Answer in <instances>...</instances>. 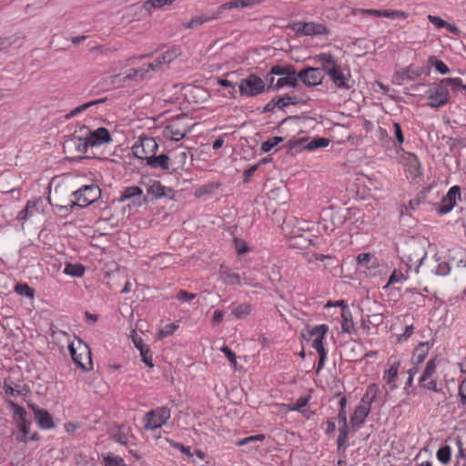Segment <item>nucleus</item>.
<instances>
[{
	"label": "nucleus",
	"mask_w": 466,
	"mask_h": 466,
	"mask_svg": "<svg viewBox=\"0 0 466 466\" xmlns=\"http://www.w3.org/2000/svg\"><path fill=\"white\" fill-rule=\"evenodd\" d=\"M59 190L57 187L54 189L48 196V201L52 206L56 207L59 209H72L74 207L85 208L100 197V188L95 185H86L80 189L75 191L73 195L76 197V200H70L66 204H62L58 200Z\"/></svg>",
	"instance_id": "obj_1"
},
{
	"label": "nucleus",
	"mask_w": 466,
	"mask_h": 466,
	"mask_svg": "<svg viewBox=\"0 0 466 466\" xmlns=\"http://www.w3.org/2000/svg\"><path fill=\"white\" fill-rule=\"evenodd\" d=\"M430 242L426 238H411L407 240L401 248V258L406 266L415 273H419L424 265V259L427 256V248Z\"/></svg>",
	"instance_id": "obj_2"
},
{
	"label": "nucleus",
	"mask_w": 466,
	"mask_h": 466,
	"mask_svg": "<svg viewBox=\"0 0 466 466\" xmlns=\"http://www.w3.org/2000/svg\"><path fill=\"white\" fill-rule=\"evenodd\" d=\"M192 124L187 114L178 115L163 130V137L172 141H180L190 132Z\"/></svg>",
	"instance_id": "obj_3"
},
{
	"label": "nucleus",
	"mask_w": 466,
	"mask_h": 466,
	"mask_svg": "<svg viewBox=\"0 0 466 466\" xmlns=\"http://www.w3.org/2000/svg\"><path fill=\"white\" fill-rule=\"evenodd\" d=\"M312 228L311 222L298 218H287L282 224V232L288 241L302 233L310 232Z\"/></svg>",
	"instance_id": "obj_4"
},
{
	"label": "nucleus",
	"mask_w": 466,
	"mask_h": 466,
	"mask_svg": "<svg viewBox=\"0 0 466 466\" xmlns=\"http://www.w3.org/2000/svg\"><path fill=\"white\" fill-rule=\"evenodd\" d=\"M345 220L344 210L337 209L334 207H328L321 210L320 223L326 232H332L336 228L341 226Z\"/></svg>",
	"instance_id": "obj_5"
},
{
	"label": "nucleus",
	"mask_w": 466,
	"mask_h": 466,
	"mask_svg": "<svg viewBox=\"0 0 466 466\" xmlns=\"http://www.w3.org/2000/svg\"><path fill=\"white\" fill-rule=\"evenodd\" d=\"M170 415V409L167 406L152 410L147 412L144 416V428L147 431L157 430L167 423Z\"/></svg>",
	"instance_id": "obj_6"
},
{
	"label": "nucleus",
	"mask_w": 466,
	"mask_h": 466,
	"mask_svg": "<svg viewBox=\"0 0 466 466\" xmlns=\"http://www.w3.org/2000/svg\"><path fill=\"white\" fill-rule=\"evenodd\" d=\"M69 350L75 364L84 370L91 369V350L89 347L82 340H78L77 345H69Z\"/></svg>",
	"instance_id": "obj_7"
},
{
	"label": "nucleus",
	"mask_w": 466,
	"mask_h": 466,
	"mask_svg": "<svg viewBox=\"0 0 466 466\" xmlns=\"http://www.w3.org/2000/svg\"><path fill=\"white\" fill-rule=\"evenodd\" d=\"M424 265L419 270L418 274H421L425 278L432 276H445L450 272V267L447 262L440 261V258L435 254L433 257H425Z\"/></svg>",
	"instance_id": "obj_8"
},
{
	"label": "nucleus",
	"mask_w": 466,
	"mask_h": 466,
	"mask_svg": "<svg viewBox=\"0 0 466 466\" xmlns=\"http://www.w3.org/2000/svg\"><path fill=\"white\" fill-rule=\"evenodd\" d=\"M265 82L262 78L254 74H250L240 80L238 90L241 96L252 97L261 94L265 89Z\"/></svg>",
	"instance_id": "obj_9"
},
{
	"label": "nucleus",
	"mask_w": 466,
	"mask_h": 466,
	"mask_svg": "<svg viewBox=\"0 0 466 466\" xmlns=\"http://www.w3.org/2000/svg\"><path fill=\"white\" fill-rule=\"evenodd\" d=\"M158 149V144L153 137H141L132 147L133 155L140 159L149 160L156 155Z\"/></svg>",
	"instance_id": "obj_10"
},
{
	"label": "nucleus",
	"mask_w": 466,
	"mask_h": 466,
	"mask_svg": "<svg viewBox=\"0 0 466 466\" xmlns=\"http://www.w3.org/2000/svg\"><path fill=\"white\" fill-rule=\"evenodd\" d=\"M449 97V89L446 85L443 84V79L428 91L429 106L433 108H438L447 104Z\"/></svg>",
	"instance_id": "obj_11"
},
{
	"label": "nucleus",
	"mask_w": 466,
	"mask_h": 466,
	"mask_svg": "<svg viewBox=\"0 0 466 466\" xmlns=\"http://www.w3.org/2000/svg\"><path fill=\"white\" fill-rule=\"evenodd\" d=\"M423 73V68L410 66L400 71H397L392 76V83L400 86L403 81H413L419 78Z\"/></svg>",
	"instance_id": "obj_12"
},
{
	"label": "nucleus",
	"mask_w": 466,
	"mask_h": 466,
	"mask_svg": "<svg viewBox=\"0 0 466 466\" xmlns=\"http://www.w3.org/2000/svg\"><path fill=\"white\" fill-rule=\"evenodd\" d=\"M300 79L308 86H315L321 84L323 79L322 70L317 67H308L299 72Z\"/></svg>",
	"instance_id": "obj_13"
},
{
	"label": "nucleus",
	"mask_w": 466,
	"mask_h": 466,
	"mask_svg": "<svg viewBox=\"0 0 466 466\" xmlns=\"http://www.w3.org/2000/svg\"><path fill=\"white\" fill-rule=\"evenodd\" d=\"M461 195L460 187L454 186L451 187L446 196H444L440 203V207L438 208V213L444 215L450 212L454 205L456 204V199Z\"/></svg>",
	"instance_id": "obj_14"
},
{
	"label": "nucleus",
	"mask_w": 466,
	"mask_h": 466,
	"mask_svg": "<svg viewBox=\"0 0 466 466\" xmlns=\"http://www.w3.org/2000/svg\"><path fill=\"white\" fill-rule=\"evenodd\" d=\"M28 406L34 411L35 419L42 429H53L55 427L53 418L46 410L40 409L33 403L28 404Z\"/></svg>",
	"instance_id": "obj_15"
},
{
	"label": "nucleus",
	"mask_w": 466,
	"mask_h": 466,
	"mask_svg": "<svg viewBox=\"0 0 466 466\" xmlns=\"http://www.w3.org/2000/svg\"><path fill=\"white\" fill-rule=\"evenodd\" d=\"M298 76H296V72L294 68L289 71V75H284L280 76L276 82L274 81V76L270 77L269 80V88H273L274 90H277L279 88H281L283 86H296L298 83Z\"/></svg>",
	"instance_id": "obj_16"
},
{
	"label": "nucleus",
	"mask_w": 466,
	"mask_h": 466,
	"mask_svg": "<svg viewBox=\"0 0 466 466\" xmlns=\"http://www.w3.org/2000/svg\"><path fill=\"white\" fill-rule=\"evenodd\" d=\"M169 157L171 159L172 171L174 172L185 167L188 158V152L185 147L179 146L170 153Z\"/></svg>",
	"instance_id": "obj_17"
},
{
	"label": "nucleus",
	"mask_w": 466,
	"mask_h": 466,
	"mask_svg": "<svg viewBox=\"0 0 466 466\" xmlns=\"http://www.w3.org/2000/svg\"><path fill=\"white\" fill-rule=\"evenodd\" d=\"M147 165L153 168H160L164 171L173 172L170 157L166 154L159 156L154 155L152 157H149Z\"/></svg>",
	"instance_id": "obj_18"
},
{
	"label": "nucleus",
	"mask_w": 466,
	"mask_h": 466,
	"mask_svg": "<svg viewBox=\"0 0 466 466\" xmlns=\"http://www.w3.org/2000/svg\"><path fill=\"white\" fill-rule=\"evenodd\" d=\"M87 139L91 147H96L109 142L111 136L106 128L99 127L95 131L89 132Z\"/></svg>",
	"instance_id": "obj_19"
},
{
	"label": "nucleus",
	"mask_w": 466,
	"mask_h": 466,
	"mask_svg": "<svg viewBox=\"0 0 466 466\" xmlns=\"http://www.w3.org/2000/svg\"><path fill=\"white\" fill-rule=\"evenodd\" d=\"M221 280L227 285H242V276L233 272L228 267L221 265L218 270Z\"/></svg>",
	"instance_id": "obj_20"
},
{
	"label": "nucleus",
	"mask_w": 466,
	"mask_h": 466,
	"mask_svg": "<svg viewBox=\"0 0 466 466\" xmlns=\"http://www.w3.org/2000/svg\"><path fill=\"white\" fill-rule=\"evenodd\" d=\"M335 305L342 306L341 329L343 332L351 333L355 330L352 315L343 300L337 301Z\"/></svg>",
	"instance_id": "obj_21"
},
{
	"label": "nucleus",
	"mask_w": 466,
	"mask_h": 466,
	"mask_svg": "<svg viewBox=\"0 0 466 466\" xmlns=\"http://www.w3.org/2000/svg\"><path fill=\"white\" fill-rule=\"evenodd\" d=\"M318 60L328 76L330 74L334 75L335 70L339 67L337 61L329 53L319 54L318 56Z\"/></svg>",
	"instance_id": "obj_22"
},
{
	"label": "nucleus",
	"mask_w": 466,
	"mask_h": 466,
	"mask_svg": "<svg viewBox=\"0 0 466 466\" xmlns=\"http://www.w3.org/2000/svg\"><path fill=\"white\" fill-rule=\"evenodd\" d=\"M260 2L261 0H233L231 2H228L219 5L216 13L217 15H218L219 17L224 10L238 7H248L258 4Z\"/></svg>",
	"instance_id": "obj_23"
},
{
	"label": "nucleus",
	"mask_w": 466,
	"mask_h": 466,
	"mask_svg": "<svg viewBox=\"0 0 466 466\" xmlns=\"http://www.w3.org/2000/svg\"><path fill=\"white\" fill-rule=\"evenodd\" d=\"M370 411V407L365 405H359L354 410L350 418V423L352 427L359 428L368 417Z\"/></svg>",
	"instance_id": "obj_24"
},
{
	"label": "nucleus",
	"mask_w": 466,
	"mask_h": 466,
	"mask_svg": "<svg viewBox=\"0 0 466 466\" xmlns=\"http://www.w3.org/2000/svg\"><path fill=\"white\" fill-rule=\"evenodd\" d=\"M311 245H314L313 240L310 236L309 234L306 235V233H302L289 240V246L290 248L300 250L306 249Z\"/></svg>",
	"instance_id": "obj_25"
},
{
	"label": "nucleus",
	"mask_w": 466,
	"mask_h": 466,
	"mask_svg": "<svg viewBox=\"0 0 466 466\" xmlns=\"http://www.w3.org/2000/svg\"><path fill=\"white\" fill-rule=\"evenodd\" d=\"M329 76L330 77L336 87L345 89H349L350 87V85L348 84L349 79L341 71L340 67H338L335 70L334 75L330 74Z\"/></svg>",
	"instance_id": "obj_26"
},
{
	"label": "nucleus",
	"mask_w": 466,
	"mask_h": 466,
	"mask_svg": "<svg viewBox=\"0 0 466 466\" xmlns=\"http://www.w3.org/2000/svg\"><path fill=\"white\" fill-rule=\"evenodd\" d=\"M329 330V327L325 324L318 325L314 327L310 331L309 335L314 336L315 339L312 342V347L316 348V343L319 342L320 346H323V339L326 335V333Z\"/></svg>",
	"instance_id": "obj_27"
},
{
	"label": "nucleus",
	"mask_w": 466,
	"mask_h": 466,
	"mask_svg": "<svg viewBox=\"0 0 466 466\" xmlns=\"http://www.w3.org/2000/svg\"><path fill=\"white\" fill-rule=\"evenodd\" d=\"M7 402L13 410L14 420L16 422V425L27 421V412L24 408H22L13 400H7Z\"/></svg>",
	"instance_id": "obj_28"
},
{
	"label": "nucleus",
	"mask_w": 466,
	"mask_h": 466,
	"mask_svg": "<svg viewBox=\"0 0 466 466\" xmlns=\"http://www.w3.org/2000/svg\"><path fill=\"white\" fill-rule=\"evenodd\" d=\"M218 18V15L217 13L212 15H201L194 16L188 23L185 24L184 26L188 29L195 28L198 25H200L206 22H209Z\"/></svg>",
	"instance_id": "obj_29"
},
{
	"label": "nucleus",
	"mask_w": 466,
	"mask_h": 466,
	"mask_svg": "<svg viewBox=\"0 0 466 466\" xmlns=\"http://www.w3.org/2000/svg\"><path fill=\"white\" fill-rule=\"evenodd\" d=\"M69 147H74L77 152L86 153L88 147H91L87 137H74L71 140L68 141Z\"/></svg>",
	"instance_id": "obj_30"
},
{
	"label": "nucleus",
	"mask_w": 466,
	"mask_h": 466,
	"mask_svg": "<svg viewBox=\"0 0 466 466\" xmlns=\"http://www.w3.org/2000/svg\"><path fill=\"white\" fill-rule=\"evenodd\" d=\"M167 187L160 181L154 180L147 186V193L153 197L159 198L166 196Z\"/></svg>",
	"instance_id": "obj_31"
},
{
	"label": "nucleus",
	"mask_w": 466,
	"mask_h": 466,
	"mask_svg": "<svg viewBox=\"0 0 466 466\" xmlns=\"http://www.w3.org/2000/svg\"><path fill=\"white\" fill-rule=\"evenodd\" d=\"M306 34L305 35H318L327 34L326 27L319 23L309 22L305 23Z\"/></svg>",
	"instance_id": "obj_32"
},
{
	"label": "nucleus",
	"mask_w": 466,
	"mask_h": 466,
	"mask_svg": "<svg viewBox=\"0 0 466 466\" xmlns=\"http://www.w3.org/2000/svg\"><path fill=\"white\" fill-rule=\"evenodd\" d=\"M106 100V98H102V99H96V100H92V101H89L87 103H85L81 106H76V108H74L72 111H70L66 116V119H69L71 117H74L76 116V115L86 111V109L90 108L91 106H96V105H98L100 103H103L104 101Z\"/></svg>",
	"instance_id": "obj_33"
},
{
	"label": "nucleus",
	"mask_w": 466,
	"mask_h": 466,
	"mask_svg": "<svg viewBox=\"0 0 466 466\" xmlns=\"http://www.w3.org/2000/svg\"><path fill=\"white\" fill-rule=\"evenodd\" d=\"M232 315L236 319H243L248 316L251 312V306L248 303H242L238 305H232Z\"/></svg>",
	"instance_id": "obj_34"
},
{
	"label": "nucleus",
	"mask_w": 466,
	"mask_h": 466,
	"mask_svg": "<svg viewBox=\"0 0 466 466\" xmlns=\"http://www.w3.org/2000/svg\"><path fill=\"white\" fill-rule=\"evenodd\" d=\"M375 309L371 314L367 315L368 322L369 324H371L372 326H379L382 323L383 318H382V312L380 311L381 305L378 304L376 302L373 303Z\"/></svg>",
	"instance_id": "obj_35"
},
{
	"label": "nucleus",
	"mask_w": 466,
	"mask_h": 466,
	"mask_svg": "<svg viewBox=\"0 0 466 466\" xmlns=\"http://www.w3.org/2000/svg\"><path fill=\"white\" fill-rule=\"evenodd\" d=\"M379 392V388L375 384H371L368 387L366 393L361 399V404L370 407V404L374 401L377 394Z\"/></svg>",
	"instance_id": "obj_36"
},
{
	"label": "nucleus",
	"mask_w": 466,
	"mask_h": 466,
	"mask_svg": "<svg viewBox=\"0 0 466 466\" xmlns=\"http://www.w3.org/2000/svg\"><path fill=\"white\" fill-rule=\"evenodd\" d=\"M176 0H147L143 4V8L151 14L153 9L161 8L166 5H172Z\"/></svg>",
	"instance_id": "obj_37"
},
{
	"label": "nucleus",
	"mask_w": 466,
	"mask_h": 466,
	"mask_svg": "<svg viewBox=\"0 0 466 466\" xmlns=\"http://www.w3.org/2000/svg\"><path fill=\"white\" fill-rule=\"evenodd\" d=\"M64 273L71 277L80 278L85 273V268L81 264H71L68 263L64 268Z\"/></svg>",
	"instance_id": "obj_38"
},
{
	"label": "nucleus",
	"mask_w": 466,
	"mask_h": 466,
	"mask_svg": "<svg viewBox=\"0 0 466 466\" xmlns=\"http://www.w3.org/2000/svg\"><path fill=\"white\" fill-rule=\"evenodd\" d=\"M443 84L446 85L447 88L451 87L453 93H458L461 90H466V86L462 84L461 78H443Z\"/></svg>",
	"instance_id": "obj_39"
},
{
	"label": "nucleus",
	"mask_w": 466,
	"mask_h": 466,
	"mask_svg": "<svg viewBox=\"0 0 466 466\" xmlns=\"http://www.w3.org/2000/svg\"><path fill=\"white\" fill-rule=\"evenodd\" d=\"M29 426L30 421H25L24 423L17 424L18 431L14 432L15 435V439L20 442H27L28 438L27 434L29 433Z\"/></svg>",
	"instance_id": "obj_40"
},
{
	"label": "nucleus",
	"mask_w": 466,
	"mask_h": 466,
	"mask_svg": "<svg viewBox=\"0 0 466 466\" xmlns=\"http://www.w3.org/2000/svg\"><path fill=\"white\" fill-rule=\"evenodd\" d=\"M141 195H142V189L139 187H136V186L128 187H126L125 190L123 191V193L120 197V201H125V200L136 198V197H140Z\"/></svg>",
	"instance_id": "obj_41"
},
{
	"label": "nucleus",
	"mask_w": 466,
	"mask_h": 466,
	"mask_svg": "<svg viewBox=\"0 0 466 466\" xmlns=\"http://www.w3.org/2000/svg\"><path fill=\"white\" fill-rule=\"evenodd\" d=\"M329 139L325 137H317L313 138L311 141H309L307 145H305L303 147L307 150H314L319 147H328L329 144Z\"/></svg>",
	"instance_id": "obj_42"
},
{
	"label": "nucleus",
	"mask_w": 466,
	"mask_h": 466,
	"mask_svg": "<svg viewBox=\"0 0 466 466\" xmlns=\"http://www.w3.org/2000/svg\"><path fill=\"white\" fill-rule=\"evenodd\" d=\"M146 75L147 74L144 67L138 69L132 68L125 76H123V82L126 83L127 81H136L137 80L138 76L140 79H144Z\"/></svg>",
	"instance_id": "obj_43"
},
{
	"label": "nucleus",
	"mask_w": 466,
	"mask_h": 466,
	"mask_svg": "<svg viewBox=\"0 0 466 466\" xmlns=\"http://www.w3.org/2000/svg\"><path fill=\"white\" fill-rule=\"evenodd\" d=\"M437 459L442 463V464H448L451 461V449L449 445H445L441 448H440L436 453Z\"/></svg>",
	"instance_id": "obj_44"
},
{
	"label": "nucleus",
	"mask_w": 466,
	"mask_h": 466,
	"mask_svg": "<svg viewBox=\"0 0 466 466\" xmlns=\"http://www.w3.org/2000/svg\"><path fill=\"white\" fill-rule=\"evenodd\" d=\"M4 389L5 392L12 397L23 396L25 394V392L26 391V389L25 387H20L18 385H15L14 387L11 384H8L6 381H5Z\"/></svg>",
	"instance_id": "obj_45"
},
{
	"label": "nucleus",
	"mask_w": 466,
	"mask_h": 466,
	"mask_svg": "<svg viewBox=\"0 0 466 466\" xmlns=\"http://www.w3.org/2000/svg\"><path fill=\"white\" fill-rule=\"evenodd\" d=\"M429 62L436 68V70L441 75L448 74L450 72V68L446 66L444 62L437 59L435 56H431L429 58Z\"/></svg>",
	"instance_id": "obj_46"
},
{
	"label": "nucleus",
	"mask_w": 466,
	"mask_h": 466,
	"mask_svg": "<svg viewBox=\"0 0 466 466\" xmlns=\"http://www.w3.org/2000/svg\"><path fill=\"white\" fill-rule=\"evenodd\" d=\"M15 290L17 294L21 296H25L27 298L34 297V289L25 283L16 284L15 287Z\"/></svg>",
	"instance_id": "obj_47"
},
{
	"label": "nucleus",
	"mask_w": 466,
	"mask_h": 466,
	"mask_svg": "<svg viewBox=\"0 0 466 466\" xmlns=\"http://www.w3.org/2000/svg\"><path fill=\"white\" fill-rule=\"evenodd\" d=\"M181 55V51L177 48H173L171 50H167L165 52L162 56H160L162 62L164 64H169L173 60H175L177 57H178Z\"/></svg>",
	"instance_id": "obj_48"
},
{
	"label": "nucleus",
	"mask_w": 466,
	"mask_h": 466,
	"mask_svg": "<svg viewBox=\"0 0 466 466\" xmlns=\"http://www.w3.org/2000/svg\"><path fill=\"white\" fill-rule=\"evenodd\" d=\"M435 372V362L431 360L427 362L423 374L420 378V382L426 381Z\"/></svg>",
	"instance_id": "obj_49"
},
{
	"label": "nucleus",
	"mask_w": 466,
	"mask_h": 466,
	"mask_svg": "<svg viewBox=\"0 0 466 466\" xmlns=\"http://www.w3.org/2000/svg\"><path fill=\"white\" fill-rule=\"evenodd\" d=\"M104 461L106 463V466H126L122 458L113 454H108L105 456Z\"/></svg>",
	"instance_id": "obj_50"
},
{
	"label": "nucleus",
	"mask_w": 466,
	"mask_h": 466,
	"mask_svg": "<svg viewBox=\"0 0 466 466\" xmlns=\"http://www.w3.org/2000/svg\"><path fill=\"white\" fill-rule=\"evenodd\" d=\"M377 16H383L388 18H406L407 14L402 11H387V10H380V13H377Z\"/></svg>",
	"instance_id": "obj_51"
},
{
	"label": "nucleus",
	"mask_w": 466,
	"mask_h": 466,
	"mask_svg": "<svg viewBox=\"0 0 466 466\" xmlns=\"http://www.w3.org/2000/svg\"><path fill=\"white\" fill-rule=\"evenodd\" d=\"M281 141H283V138L281 137H270L269 139H268L267 141H265L262 146H261V149L264 151V152H268L270 151L273 147H275L279 143H280Z\"/></svg>",
	"instance_id": "obj_52"
},
{
	"label": "nucleus",
	"mask_w": 466,
	"mask_h": 466,
	"mask_svg": "<svg viewBox=\"0 0 466 466\" xmlns=\"http://www.w3.org/2000/svg\"><path fill=\"white\" fill-rule=\"evenodd\" d=\"M316 344H317L316 348H314V349L317 350V352L319 355V363H318V367H317V373H319V371L324 366V362H325V360H326L327 352H326V350L324 349V346H320L319 342H318Z\"/></svg>",
	"instance_id": "obj_53"
},
{
	"label": "nucleus",
	"mask_w": 466,
	"mask_h": 466,
	"mask_svg": "<svg viewBox=\"0 0 466 466\" xmlns=\"http://www.w3.org/2000/svg\"><path fill=\"white\" fill-rule=\"evenodd\" d=\"M298 103L296 97L290 96H285L277 98L276 104L278 105L279 108H284L287 106L289 105H296Z\"/></svg>",
	"instance_id": "obj_54"
},
{
	"label": "nucleus",
	"mask_w": 466,
	"mask_h": 466,
	"mask_svg": "<svg viewBox=\"0 0 466 466\" xmlns=\"http://www.w3.org/2000/svg\"><path fill=\"white\" fill-rule=\"evenodd\" d=\"M264 440H265V435L258 434V435H253V436H249V437L244 438L242 440H239L237 442V445L238 446H244V445H247V444H249V443H254L256 441H262Z\"/></svg>",
	"instance_id": "obj_55"
},
{
	"label": "nucleus",
	"mask_w": 466,
	"mask_h": 466,
	"mask_svg": "<svg viewBox=\"0 0 466 466\" xmlns=\"http://www.w3.org/2000/svg\"><path fill=\"white\" fill-rule=\"evenodd\" d=\"M428 349H429L428 343H420L418 346V348L416 349V351H415V357L417 358L418 363L421 362L424 360V358L427 354Z\"/></svg>",
	"instance_id": "obj_56"
},
{
	"label": "nucleus",
	"mask_w": 466,
	"mask_h": 466,
	"mask_svg": "<svg viewBox=\"0 0 466 466\" xmlns=\"http://www.w3.org/2000/svg\"><path fill=\"white\" fill-rule=\"evenodd\" d=\"M292 68L293 66H274L271 67L269 75L282 76L284 75H289V71Z\"/></svg>",
	"instance_id": "obj_57"
},
{
	"label": "nucleus",
	"mask_w": 466,
	"mask_h": 466,
	"mask_svg": "<svg viewBox=\"0 0 466 466\" xmlns=\"http://www.w3.org/2000/svg\"><path fill=\"white\" fill-rule=\"evenodd\" d=\"M196 297L197 295L195 293H190L184 289L179 290L176 295V298L182 302H187L194 299Z\"/></svg>",
	"instance_id": "obj_58"
},
{
	"label": "nucleus",
	"mask_w": 466,
	"mask_h": 466,
	"mask_svg": "<svg viewBox=\"0 0 466 466\" xmlns=\"http://www.w3.org/2000/svg\"><path fill=\"white\" fill-rule=\"evenodd\" d=\"M398 374V366L392 365L386 372L384 379L388 383H391L395 380Z\"/></svg>",
	"instance_id": "obj_59"
},
{
	"label": "nucleus",
	"mask_w": 466,
	"mask_h": 466,
	"mask_svg": "<svg viewBox=\"0 0 466 466\" xmlns=\"http://www.w3.org/2000/svg\"><path fill=\"white\" fill-rule=\"evenodd\" d=\"M108 85L114 86H123L125 82H123V76L121 75H114L107 78L106 80Z\"/></svg>",
	"instance_id": "obj_60"
},
{
	"label": "nucleus",
	"mask_w": 466,
	"mask_h": 466,
	"mask_svg": "<svg viewBox=\"0 0 466 466\" xmlns=\"http://www.w3.org/2000/svg\"><path fill=\"white\" fill-rule=\"evenodd\" d=\"M403 278H404V276L400 271L394 270L391 273V275L390 276V279H389L388 283L385 286V288H387L388 286H390L391 284L400 282L403 279Z\"/></svg>",
	"instance_id": "obj_61"
},
{
	"label": "nucleus",
	"mask_w": 466,
	"mask_h": 466,
	"mask_svg": "<svg viewBox=\"0 0 466 466\" xmlns=\"http://www.w3.org/2000/svg\"><path fill=\"white\" fill-rule=\"evenodd\" d=\"M427 18L431 24L436 25L438 28L445 27L447 25V22L444 21L440 16L429 15Z\"/></svg>",
	"instance_id": "obj_62"
},
{
	"label": "nucleus",
	"mask_w": 466,
	"mask_h": 466,
	"mask_svg": "<svg viewBox=\"0 0 466 466\" xmlns=\"http://www.w3.org/2000/svg\"><path fill=\"white\" fill-rule=\"evenodd\" d=\"M221 351L225 353L229 362L236 368L238 363L235 353L227 346L222 347Z\"/></svg>",
	"instance_id": "obj_63"
},
{
	"label": "nucleus",
	"mask_w": 466,
	"mask_h": 466,
	"mask_svg": "<svg viewBox=\"0 0 466 466\" xmlns=\"http://www.w3.org/2000/svg\"><path fill=\"white\" fill-rule=\"evenodd\" d=\"M459 395L462 405L466 406V378L461 381L460 385Z\"/></svg>",
	"instance_id": "obj_64"
}]
</instances>
